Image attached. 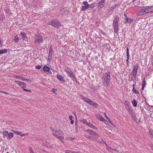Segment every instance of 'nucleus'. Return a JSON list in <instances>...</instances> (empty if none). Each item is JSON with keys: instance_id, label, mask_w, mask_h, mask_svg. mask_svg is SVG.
Masks as SVG:
<instances>
[{"instance_id": "f03ea898", "label": "nucleus", "mask_w": 153, "mask_h": 153, "mask_svg": "<svg viewBox=\"0 0 153 153\" xmlns=\"http://www.w3.org/2000/svg\"><path fill=\"white\" fill-rule=\"evenodd\" d=\"M52 133L54 136L59 139L61 141L64 138V134L61 130H56L54 129L52 130Z\"/></svg>"}, {"instance_id": "9b49d317", "label": "nucleus", "mask_w": 153, "mask_h": 153, "mask_svg": "<svg viewBox=\"0 0 153 153\" xmlns=\"http://www.w3.org/2000/svg\"><path fill=\"white\" fill-rule=\"evenodd\" d=\"M84 6H82L81 7V10L83 11H85L86 9H88V3L86 1H84L82 2Z\"/></svg>"}, {"instance_id": "ea45409f", "label": "nucleus", "mask_w": 153, "mask_h": 153, "mask_svg": "<svg viewBox=\"0 0 153 153\" xmlns=\"http://www.w3.org/2000/svg\"><path fill=\"white\" fill-rule=\"evenodd\" d=\"M126 56L127 58H129V52H126Z\"/></svg>"}, {"instance_id": "9d476101", "label": "nucleus", "mask_w": 153, "mask_h": 153, "mask_svg": "<svg viewBox=\"0 0 153 153\" xmlns=\"http://www.w3.org/2000/svg\"><path fill=\"white\" fill-rule=\"evenodd\" d=\"M92 135V137H91V140L94 141L97 140L99 137V135L94 131L93 132Z\"/></svg>"}, {"instance_id": "58836bf2", "label": "nucleus", "mask_w": 153, "mask_h": 153, "mask_svg": "<svg viewBox=\"0 0 153 153\" xmlns=\"http://www.w3.org/2000/svg\"><path fill=\"white\" fill-rule=\"evenodd\" d=\"M19 40V39L18 36H16L15 37V41L16 42H18Z\"/></svg>"}, {"instance_id": "09e8293b", "label": "nucleus", "mask_w": 153, "mask_h": 153, "mask_svg": "<svg viewBox=\"0 0 153 153\" xmlns=\"http://www.w3.org/2000/svg\"><path fill=\"white\" fill-rule=\"evenodd\" d=\"M52 91H53L54 92H55L57 90L56 89H54V90L53 89H52Z\"/></svg>"}, {"instance_id": "7c9ffc66", "label": "nucleus", "mask_w": 153, "mask_h": 153, "mask_svg": "<svg viewBox=\"0 0 153 153\" xmlns=\"http://www.w3.org/2000/svg\"><path fill=\"white\" fill-rule=\"evenodd\" d=\"M91 101H92V100H91L89 99H86L85 100V101L86 102L88 103L89 104H90L91 103Z\"/></svg>"}, {"instance_id": "f257e3e1", "label": "nucleus", "mask_w": 153, "mask_h": 153, "mask_svg": "<svg viewBox=\"0 0 153 153\" xmlns=\"http://www.w3.org/2000/svg\"><path fill=\"white\" fill-rule=\"evenodd\" d=\"M110 74L109 72H107L103 75L102 77V81L104 87H107L110 85Z\"/></svg>"}, {"instance_id": "4be33fe9", "label": "nucleus", "mask_w": 153, "mask_h": 153, "mask_svg": "<svg viewBox=\"0 0 153 153\" xmlns=\"http://www.w3.org/2000/svg\"><path fill=\"white\" fill-rule=\"evenodd\" d=\"M146 85V81H145V78H144L143 79V82L142 84V90H143L144 89V87H145V85Z\"/></svg>"}, {"instance_id": "473e14b6", "label": "nucleus", "mask_w": 153, "mask_h": 153, "mask_svg": "<svg viewBox=\"0 0 153 153\" xmlns=\"http://www.w3.org/2000/svg\"><path fill=\"white\" fill-rule=\"evenodd\" d=\"M16 77L23 81H25V79L23 77H21V76H16Z\"/></svg>"}, {"instance_id": "0eeeda50", "label": "nucleus", "mask_w": 153, "mask_h": 153, "mask_svg": "<svg viewBox=\"0 0 153 153\" xmlns=\"http://www.w3.org/2000/svg\"><path fill=\"white\" fill-rule=\"evenodd\" d=\"M126 108L127 110L131 114L132 113L133 110L129 106V103L128 102L126 101L124 103Z\"/></svg>"}, {"instance_id": "39448f33", "label": "nucleus", "mask_w": 153, "mask_h": 153, "mask_svg": "<svg viewBox=\"0 0 153 153\" xmlns=\"http://www.w3.org/2000/svg\"><path fill=\"white\" fill-rule=\"evenodd\" d=\"M4 138L6 137L7 140H10L13 137L14 134L12 133H9L7 131H4L3 132Z\"/></svg>"}, {"instance_id": "6ab92c4d", "label": "nucleus", "mask_w": 153, "mask_h": 153, "mask_svg": "<svg viewBox=\"0 0 153 153\" xmlns=\"http://www.w3.org/2000/svg\"><path fill=\"white\" fill-rule=\"evenodd\" d=\"M133 19H130L126 18L125 19V22L127 23H130L133 21Z\"/></svg>"}, {"instance_id": "a19ab883", "label": "nucleus", "mask_w": 153, "mask_h": 153, "mask_svg": "<svg viewBox=\"0 0 153 153\" xmlns=\"http://www.w3.org/2000/svg\"><path fill=\"white\" fill-rule=\"evenodd\" d=\"M132 91L135 94H136V91L135 90V88H133Z\"/></svg>"}, {"instance_id": "aec40b11", "label": "nucleus", "mask_w": 153, "mask_h": 153, "mask_svg": "<svg viewBox=\"0 0 153 153\" xmlns=\"http://www.w3.org/2000/svg\"><path fill=\"white\" fill-rule=\"evenodd\" d=\"M18 85L21 87L22 86L26 87L27 85V84L21 81H20V83H19Z\"/></svg>"}, {"instance_id": "13d9d810", "label": "nucleus", "mask_w": 153, "mask_h": 153, "mask_svg": "<svg viewBox=\"0 0 153 153\" xmlns=\"http://www.w3.org/2000/svg\"><path fill=\"white\" fill-rule=\"evenodd\" d=\"M6 12H7V10H6Z\"/></svg>"}, {"instance_id": "cd10ccee", "label": "nucleus", "mask_w": 153, "mask_h": 153, "mask_svg": "<svg viewBox=\"0 0 153 153\" xmlns=\"http://www.w3.org/2000/svg\"><path fill=\"white\" fill-rule=\"evenodd\" d=\"M65 153H77V152L71 150H67L65 151Z\"/></svg>"}, {"instance_id": "2f4dec72", "label": "nucleus", "mask_w": 153, "mask_h": 153, "mask_svg": "<svg viewBox=\"0 0 153 153\" xmlns=\"http://www.w3.org/2000/svg\"><path fill=\"white\" fill-rule=\"evenodd\" d=\"M82 122L84 124H85L86 125H87V124H88V122L85 119H83L82 120Z\"/></svg>"}, {"instance_id": "de8ad7c7", "label": "nucleus", "mask_w": 153, "mask_h": 153, "mask_svg": "<svg viewBox=\"0 0 153 153\" xmlns=\"http://www.w3.org/2000/svg\"><path fill=\"white\" fill-rule=\"evenodd\" d=\"M71 123L72 124H73L74 123V121L73 120H71Z\"/></svg>"}, {"instance_id": "49530a36", "label": "nucleus", "mask_w": 153, "mask_h": 153, "mask_svg": "<svg viewBox=\"0 0 153 153\" xmlns=\"http://www.w3.org/2000/svg\"><path fill=\"white\" fill-rule=\"evenodd\" d=\"M129 59V58H128V59L127 58V60H126V63H127V64L128 65V63L129 62V61H128Z\"/></svg>"}, {"instance_id": "c03bdc74", "label": "nucleus", "mask_w": 153, "mask_h": 153, "mask_svg": "<svg viewBox=\"0 0 153 153\" xmlns=\"http://www.w3.org/2000/svg\"><path fill=\"white\" fill-rule=\"evenodd\" d=\"M69 118L70 120H72L73 119V117L71 115H70L69 116Z\"/></svg>"}, {"instance_id": "3c124183", "label": "nucleus", "mask_w": 153, "mask_h": 153, "mask_svg": "<svg viewBox=\"0 0 153 153\" xmlns=\"http://www.w3.org/2000/svg\"><path fill=\"white\" fill-rule=\"evenodd\" d=\"M126 52H129L128 48V47L127 48Z\"/></svg>"}, {"instance_id": "f8f14e48", "label": "nucleus", "mask_w": 153, "mask_h": 153, "mask_svg": "<svg viewBox=\"0 0 153 153\" xmlns=\"http://www.w3.org/2000/svg\"><path fill=\"white\" fill-rule=\"evenodd\" d=\"M68 73L69 76L72 78L74 81L76 80V78L75 77L73 73L70 70L69 71H66Z\"/></svg>"}, {"instance_id": "ddd939ff", "label": "nucleus", "mask_w": 153, "mask_h": 153, "mask_svg": "<svg viewBox=\"0 0 153 153\" xmlns=\"http://www.w3.org/2000/svg\"><path fill=\"white\" fill-rule=\"evenodd\" d=\"M105 0H101L98 3V7L99 9H101L104 6Z\"/></svg>"}, {"instance_id": "f3484780", "label": "nucleus", "mask_w": 153, "mask_h": 153, "mask_svg": "<svg viewBox=\"0 0 153 153\" xmlns=\"http://www.w3.org/2000/svg\"><path fill=\"white\" fill-rule=\"evenodd\" d=\"M43 70L45 71L48 72L50 70V68L48 66H45L43 68Z\"/></svg>"}, {"instance_id": "1a4fd4ad", "label": "nucleus", "mask_w": 153, "mask_h": 153, "mask_svg": "<svg viewBox=\"0 0 153 153\" xmlns=\"http://www.w3.org/2000/svg\"><path fill=\"white\" fill-rule=\"evenodd\" d=\"M138 71V66L137 65H134V69L132 71V76L134 78H135L137 74Z\"/></svg>"}, {"instance_id": "e433bc0d", "label": "nucleus", "mask_w": 153, "mask_h": 153, "mask_svg": "<svg viewBox=\"0 0 153 153\" xmlns=\"http://www.w3.org/2000/svg\"><path fill=\"white\" fill-rule=\"evenodd\" d=\"M104 116H105V117H106V118L110 122V119H109L107 116H106V114L105 113H104Z\"/></svg>"}, {"instance_id": "a18cd8bd", "label": "nucleus", "mask_w": 153, "mask_h": 153, "mask_svg": "<svg viewBox=\"0 0 153 153\" xmlns=\"http://www.w3.org/2000/svg\"><path fill=\"white\" fill-rule=\"evenodd\" d=\"M15 82L18 84H19V83H20V81H15Z\"/></svg>"}, {"instance_id": "412c9836", "label": "nucleus", "mask_w": 153, "mask_h": 153, "mask_svg": "<svg viewBox=\"0 0 153 153\" xmlns=\"http://www.w3.org/2000/svg\"><path fill=\"white\" fill-rule=\"evenodd\" d=\"M86 131L90 134L91 135H92L93 132H94V131L90 129H88Z\"/></svg>"}, {"instance_id": "b1692460", "label": "nucleus", "mask_w": 153, "mask_h": 153, "mask_svg": "<svg viewBox=\"0 0 153 153\" xmlns=\"http://www.w3.org/2000/svg\"><path fill=\"white\" fill-rule=\"evenodd\" d=\"M90 105H92L93 106H94L96 107H97L98 106V104L96 102H95L92 100L91 101V103Z\"/></svg>"}, {"instance_id": "6e6d98bb", "label": "nucleus", "mask_w": 153, "mask_h": 153, "mask_svg": "<svg viewBox=\"0 0 153 153\" xmlns=\"http://www.w3.org/2000/svg\"><path fill=\"white\" fill-rule=\"evenodd\" d=\"M49 72V74H52V72H51V71H48Z\"/></svg>"}, {"instance_id": "423d86ee", "label": "nucleus", "mask_w": 153, "mask_h": 153, "mask_svg": "<svg viewBox=\"0 0 153 153\" xmlns=\"http://www.w3.org/2000/svg\"><path fill=\"white\" fill-rule=\"evenodd\" d=\"M48 24L56 27H59L61 25L60 23L57 19L50 21L48 23Z\"/></svg>"}, {"instance_id": "dca6fc26", "label": "nucleus", "mask_w": 153, "mask_h": 153, "mask_svg": "<svg viewBox=\"0 0 153 153\" xmlns=\"http://www.w3.org/2000/svg\"><path fill=\"white\" fill-rule=\"evenodd\" d=\"M98 119H99L101 121H103V122L105 123L106 122H107V120L105 119L101 115H99L98 117Z\"/></svg>"}, {"instance_id": "a878e982", "label": "nucleus", "mask_w": 153, "mask_h": 153, "mask_svg": "<svg viewBox=\"0 0 153 153\" xmlns=\"http://www.w3.org/2000/svg\"><path fill=\"white\" fill-rule=\"evenodd\" d=\"M52 53H49V54L48 57V60L50 61H51V58H52Z\"/></svg>"}, {"instance_id": "a211bd4d", "label": "nucleus", "mask_w": 153, "mask_h": 153, "mask_svg": "<svg viewBox=\"0 0 153 153\" xmlns=\"http://www.w3.org/2000/svg\"><path fill=\"white\" fill-rule=\"evenodd\" d=\"M94 7V4H88V9L89 8H93Z\"/></svg>"}, {"instance_id": "c85d7f7f", "label": "nucleus", "mask_w": 153, "mask_h": 153, "mask_svg": "<svg viewBox=\"0 0 153 153\" xmlns=\"http://www.w3.org/2000/svg\"><path fill=\"white\" fill-rule=\"evenodd\" d=\"M21 36L23 37V38H26V34L25 33L21 32L20 33Z\"/></svg>"}, {"instance_id": "72a5a7b5", "label": "nucleus", "mask_w": 153, "mask_h": 153, "mask_svg": "<svg viewBox=\"0 0 153 153\" xmlns=\"http://www.w3.org/2000/svg\"><path fill=\"white\" fill-rule=\"evenodd\" d=\"M85 138H87L88 139H89V140H91V138H92L90 136H87V135H85Z\"/></svg>"}, {"instance_id": "5701e85b", "label": "nucleus", "mask_w": 153, "mask_h": 153, "mask_svg": "<svg viewBox=\"0 0 153 153\" xmlns=\"http://www.w3.org/2000/svg\"><path fill=\"white\" fill-rule=\"evenodd\" d=\"M13 131L14 133L16 134L22 136V132L18 131H14V130Z\"/></svg>"}, {"instance_id": "c756f323", "label": "nucleus", "mask_w": 153, "mask_h": 153, "mask_svg": "<svg viewBox=\"0 0 153 153\" xmlns=\"http://www.w3.org/2000/svg\"><path fill=\"white\" fill-rule=\"evenodd\" d=\"M53 53V48L51 45V46L50 48H49V53Z\"/></svg>"}, {"instance_id": "2eb2a0df", "label": "nucleus", "mask_w": 153, "mask_h": 153, "mask_svg": "<svg viewBox=\"0 0 153 153\" xmlns=\"http://www.w3.org/2000/svg\"><path fill=\"white\" fill-rule=\"evenodd\" d=\"M87 125H88L89 127L90 128H93L94 129H97V128L95 126H94L93 125L92 123H89L88 124H87Z\"/></svg>"}, {"instance_id": "6e6552de", "label": "nucleus", "mask_w": 153, "mask_h": 153, "mask_svg": "<svg viewBox=\"0 0 153 153\" xmlns=\"http://www.w3.org/2000/svg\"><path fill=\"white\" fill-rule=\"evenodd\" d=\"M35 41L36 42H37L39 43L42 42L43 40L42 38L39 34H37L35 37Z\"/></svg>"}, {"instance_id": "4468645a", "label": "nucleus", "mask_w": 153, "mask_h": 153, "mask_svg": "<svg viewBox=\"0 0 153 153\" xmlns=\"http://www.w3.org/2000/svg\"><path fill=\"white\" fill-rule=\"evenodd\" d=\"M57 78L60 81H62L63 82H65V80L61 75H57Z\"/></svg>"}, {"instance_id": "79ce46f5", "label": "nucleus", "mask_w": 153, "mask_h": 153, "mask_svg": "<svg viewBox=\"0 0 153 153\" xmlns=\"http://www.w3.org/2000/svg\"><path fill=\"white\" fill-rule=\"evenodd\" d=\"M23 90H24V91H27V92H31V91L30 90H27V89H25V88H23Z\"/></svg>"}, {"instance_id": "393cba45", "label": "nucleus", "mask_w": 153, "mask_h": 153, "mask_svg": "<svg viewBox=\"0 0 153 153\" xmlns=\"http://www.w3.org/2000/svg\"><path fill=\"white\" fill-rule=\"evenodd\" d=\"M132 103L133 105V106L136 107L137 106V102L135 100H134L133 101H132Z\"/></svg>"}, {"instance_id": "bf43d9fd", "label": "nucleus", "mask_w": 153, "mask_h": 153, "mask_svg": "<svg viewBox=\"0 0 153 153\" xmlns=\"http://www.w3.org/2000/svg\"><path fill=\"white\" fill-rule=\"evenodd\" d=\"M7 153H9L8 152H7Z\"/></svg>"}, {"instance_id": "603ef678", "label": "nucleus", "mask_w": 153, "mask_h": 153, "mask_svg": "<svg viewBox=\"0 0 153 153\" xmlns=\"http://www.w3.org/2000/svg\"><path fill=\"white\" fill-rule=\"evenodd\" d=\"M151 149L153 151V146H152L151 147Z\"/></svg>"}, {"instance_id": "7ed1b4c3", "label": "nucleus", "mask_w": 153, "mask_h": 153, "mask_svg": "<svg viewBox=\"0 0 153 153\" xmlns=\"http://www.w3.org/2000/svg\"><path fill=\"white\" fill-rule=\"evenodd\" d=\"M152 8L149 7H145L141 8L140 10L136 13V15L138 16H141L151 12L150 10Z\"/></svg>"}, {"instance_id": "bb28decb", "label": "nucleus", "mask_w": 153, "mask_h": 153, "mask_svg": "<svg viewBox=\"0 0 153 153\" xmlns=\"http://www.w3.org/2000/svg\"><path fill=\"white\" fill-rule=\"evenodd\" d=\"M7 52V50L6 49H4L3 50H0V54H3L4 53H5Z\"/></svg>"}, {"instance_id": "864d4df0", "label": "nucleus", "mask_w": 153, "mask_h": 153, "mask_svg": "<svg viewBox=\"0 0 153 153\" xmlns=\"http://www.w3.org/2000/svg\"><path fill=\"white\" fill-rule=\"evenodd\" d=\"M25 87H25V86H22L21 87V88H23H23H25Z\"/></svg>"}, {"instance_id": "4d7b16f0", "label": "nucleus", "mask_w": 153, "mask_h": 153, "mask_svg": "<svg viewBox=\"0 0 153 153\" xmlns=\"http://www.w3.org/2000/svg\"><path fill=\"white\" fill-rule=\"evenodd\" d=\"M134 86H135V85L134 84H133V88H135Z\"/></svg>"}, {"instance_id": "8fccbe9b", "label": "nucleus", "mask_w": 153, "mask_h": 153, "mask_svg": "<svg viewBox=\"0 0 153 153\" xmlns=\"http://www.w3.org/2000/svg\"><path fill=\"white\" fill-rule=\"evenodd\" d=\"M1 92H2V93H4V94H9L8 93H7V92H2V91H1Z\"/></svg>"}, {"instance_id": "c9c22d12", "label": "nucleus", "mask_w": 153, "mask_h": 153, "mask_svg": "<svg viewBox=\"0 0 153 153\" xmlns=\"http://www.w3.org/2000/svg\"><path fill=\"white\" fill-rule=\"evenodd\" d=\"M29 150L30 151V153H34L31 147H29Z\"/></svg>"}, {"instance_id": "37998d69", "label": "nucleus", "mask_w": 153, "mask_h": 153, "mask_svg": "<svg viewBox=\"0 0 153 153\" xmlns=\"http://www.w3.org/2000/svg\"><path fill=\"white\" fill-rule=\"evenodd\" d=\"M28 134V133H25V134H22V136H27Z\"/></svg>"}, {"instance_id": "20e7f679", "label": "nucleus", "mask_w": 153, "mask_h": 153, "mask_svg": "<svg viewBox=\"0 0 153 153\" xmlns=\"http://www.w3.org/2000/svg\"><path fill=\"white\" fill-rule=\"evenodd\" d=\"M119 20V17L118 16H116L113 22V25L114 29V31L116 33H117L118 30V21Z\"/></svg>"}, {"instance_id": "4c0bfd02", "label": "nucleus", "mask_w": 153, "mask_h": 153, "mask_svg": "<svg viewBox=\"0 0 153 153\" xmlns=\"http://www.w3.org/2000/svg\"><path fill=\"white\" fill-rule=\"evenodd\" d=\"M80 98L84 100L85 101V99H86L85 97L82 95H80Z\"/></svg>"}, {"instance_id": "f704fd0d", "label": "nucleus", "mask_w": 153, "mask_h": 153, "mask_svg": "<svg viewBox=\"0 0 153 153\" xmlns=\"http://www.w3.org/2000/svg\"><path fill=\"white\" fill-rule=\"evenodd\" d=\"M42 66L41 65H36L35 66V68L36 69H39L42 67Z\"/></svg>"}, {"instance_id": "5fc2aeb1", "label": "nucleus", "mask_w": 153, "mask_h": 153, "mask_svg": "<svg viewBox=\"0 0 153 153\" xmlns=\"http://www.w3.org/2000/svg\"><path fill=\"white\" fill-rule=\"evenodd\" d=\"M29 80L28 79H25V81H29Z\"/></svg>"}]
</instances>
